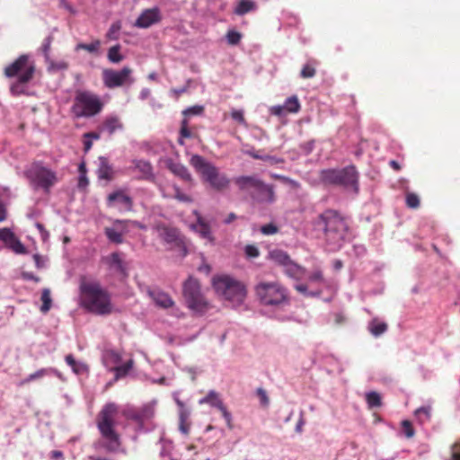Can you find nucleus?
<instances>
[{"instance_id":"16","label":"nucleus","mask_w":460,"mask_h":460,"mask_svg":"<svg viewBox=\"0 0 460 460\" xmlns=\"http://www.w3.org/2000/svg\"><path fill=\"white\" fill-rule=\"evenodd\" d=\"M250 196L254 202L259 204H271L276 200L273 186L268 185L262 181L253 190H251Z\"/></svg>"},{"instance_id":"59","label":"nucleus","mask_w":460,"mask_h":460,"mask_svg":"<svg viewBox=\"0 0 460 460\" xmlns=\"http://www.w3.org/2000/svg\"><path fill=\"white\" fill-rule=\"evenodd\" d=\"M52 67L57 69V70H66L68 68V63L66 62V61H58V62H56V63H52Z\"/></svg>"},{"instance_id":"49","label":"nucleus","mask_w":460,"mask_h":460,"mask_svg":"<svg viewBox=\"0 0 460 460\" xmlns=\"http://www.w3.org/2000/svg\"><path fill=\"white\" fill-rule=\"evenodd\" d=\"M402 431L407 438H412L415 434L414 429L410 420H402Z\"/></svg>"},{"instance_id":"23","label":"nucleus","mask_w":460,"mask_h":460,"mask_svg":"<svg viewBox=\"0 0 460 460\" xmlns=\"http://www.w3.org/2000/svg\"><path fill=\"white\" fill-rule=\"evenodd\" d=\"M149 296L155 305L162 308H169L174 305L172 298L165 292L161 290L149 291Z\"/></svg>"},{"instance_id":"5","label":"nucleus","mask_w":460,"mask_h":460,"mask_svg":"<svg viewBox=\"0 0 460 460\" xmlns=\"http://www.w3.org/2000/svg\"><path fill=\"white\" fill-rule=\"evenodd\" d=\"M102 108L103 103L97 94L87 90H77L70 111L76 119L91 118L100 113Z\"/></svg>"},{"instance_id":"12","label":"nucleus","mask_w":460,"mask_h":460,"mask_svg":"<svg viewBox=\"0 0 460 460\" xmlns=\"http://www.w3.org/2000/svg\"><path fill=\"white\" fill-rule=\"evenodd\" d=\"M132 69L129 66H124L117 71L106 68L102 71V81L104 85L109 89L121 87L125 84H131L134 79L131 77Z\"/></svg>"},{"instance_id":"46","label":"nucleus","mask_w":460,"mask_h":460,"mask_svg":"<svg viewBox=\"0 0 460 460\" xmlns=\"http://www.w3.org/2000/svg\"><path fill=\"white\" fill-rule=\"evenodd\" d=\"M406 205L410 208H418L420 207V199L415 193L406 194Z\"/></svg>"},{"instance_id":"29","label":"nucleus","mask_w":460,"mask_h":460,"mask_svg":"<svg viewBox=\"0 0 460 460\" xmlns=\"http://www.w3.org/2000/svg\"><path fill=\"white\" fill-rule=\"evenodd\" d=\"M120 49L121 46L119 44L114 45L109 49L107 58L111 63L118 64L124 59Z\"/></svg>"},{"instance_id":"15","label":"nucleus","mask_w":460,"mask_h":460,"mask_svg":"<svg viewBox=\"0 0 460 460\" xmlns=\"http://www.w3.org/2000/svg\"><path fill=\"white\" fill-rule=\"evenodd\" d=\"M106 205L108 208L119 207L120 211H132L134 201L125 190L119 189L107 196Z\"/></svg>"},{"instance_id":"7","label":"nucleus","mask_w":460,"mask_h":460,"mask_svg":"<svg viewBox=\"0 0 460 460\" xmlns=\"http://www.w3.org/2000/svg\"><path fill=\"white\" fill-rule=\"evenodd\" d=\"M254 292L263 305L279 306L288 304L289 301L288 289L277 281L259 282L254 287Z\"/></svg>"},{"instance_id":"62","label":"nucleus","mask_w":460,"mask_h":460,"mask_svg":"<svg viewBox=\"0 0 460 460\" xmlns=\"http://www.w3.org/2000/svg\"><path fill=\"white\" fill-rule=\"evenodd\" d=\"M7 217V210L5 206L0 201V222H3Z\"/></svg>"},{"instance_id":"56","label":"nucleus","mask_w":460,"mask_h":460,"mask_svg":"<svg viewBox=\"0 0 460 460\" xmlns=\"http://www.w3.org/2000/svg\"><path fill=\"white\" fill-rule=\"evenodd\" d=\"M51 42H52V37L51 36H49L47 37L43 43H42V46H41V49H42V52L47 56L49 52V49H50V46H51Z\"/></svg>"},{"instance_id":"9","label":"nucleus","mask_w":460,"mask_h":460,"mask_svg":"<svg viewBox=\"0 0 460 460\" xmlns=\"http://www.w3.org/2000/svg\"><path fill=\"white\" fill-rule=\"evenodd\" d=\"M25 175L34 188L43 189L49 191L50 188L58 181L56 172L52 171L42 164V163L35 162L31 164L30 168L25 172Z\"/></svg>"},{"instance_id":"33","label":"nucleus","mask_w":460,"mask_h":460,"mask_svg":"<svg viewBox=\"0 0 460 460\" xmlns=\"http://www.w3.org/2000/svg\"><path fill=\"white\" fill-rule=\"evenodd\" d=\"M101 47V40H94L93 42L87 44V43H78L75 47V50H86L89 53L97 54L99 51V49Z\"/></svg>"},{"instance_id":"20","label":"nucleus","mask_w":460,"mask_h":460,"mask_svg":"<svg viewBox=\"0 0 460 460\" xmlns=\"http://www.w3.org/2000/svg\"><path fill=\"white\" fill-rule=\"evenodd\" d=\"M270 258L276 263L284 266H289V268L287 270V272L290 276H293L296 273V271L301 270V268L298 267L297 265L292 264L289 255L286 252H283L281 250L271 251L270 252Z\"/></svg>"},{"instance_id":"39","label":"nucleus","mask_w":460,"mask_h":460,"mask_svg":"<svg viewBox=\"0 0 460 460\" xmlns=\"http://www.w3.org/2000/svg\"><path fill=\"white\" fill-rule=\"evenodd\" d=\"M430 407H420L415 411V416L420 423H424L430 419Z\"/></svg>"},{"instance_id":"54","label":"nucleus","mask_w":460,"mask_h":460,"mask_svg":"<svg viewBox=\"0 0 460 460\" xmlns=\"http://www.w3.org/2000/svg\"><path fill=\"white\" fill-rule=\"evenodd\" d=\"M192 137V133L191 131L189 129V128H181L180 129V137L178 139V143L181 145V146H183L184 145V138H190Z\"/></svg>"},{"instance_id":"58","label":"nucleus","mask_w":460,"mask_h":460,"mask_svg":"<svg viewBox=\"0 0 460 460\" xmlns=\"http://www.w3.org/2000/svg\"><path fill=\"white\" fill-rule=\"evenodd\" d=\"M285 111L286 110H285L284 106H281V105L272 106L270 108V113L275 116H279V117L284 115Z\"/></svg>"},{"instance_id":"37","label":"nucleus","mask_w":460,"mask_h":460,"mask_svg":"<svg viewBox=\"0 0 460 460\" xmlns=\"http://www.w3.org/2000/svg\"><path fill=\"white\" fill-rule=\"evenodd\" d=\"M105 234L107 238L114 243H123V234L121 232L117 231L115 228L107 227L105 228Z\"/></svg>"},{"instance_id":"36","label":"nucleus","mask_w":460,"mask_h":460,"mask_svg":"<svg viewBox=\"0 0 460 460\" xmlns=\"http://www.w3.org/2000/svg\"><path fill=\"white\" fill-rule=\"evenodd\" d=\"M41 301L42 305L40 307V311L43 314H46L49 311L51 305H52V299L50 296V290L49 288H44L41 293Z\"/></svg>"},{"instance_id":"47","label":"nucleus","mask_w":460,"mask_h":460,"mask_svg":"<svg viewBox=\"0 0 460 460\" xmlns=\"http://www.w3.org/2000/svg\"><path fill=\"white\" fill-rule=\"evenodd\" d=\"M114 224L116 226H121L122 228L125 227L127 225H130L133 227H137L139 229H146V226L144 224L135 220H116Z\"/></svg>"},{"instance_id":"63","label":"nucleus","mask_w":460,"mask_h":460,"mask_svg":"<svg viewBox=\"0 0 460 460\" xmlns=\"http://www.w3.org/2000/svg\"><path fill=\"white\" fill-rule=\"evenodd\" d=\"M66 362L73 367V369L75 371H76L75 369V367H76V362H75V358L73 357V355L69 354L67 356H66Z\"/></svg>"},{"instance_id":"50","label":"nucleus","mask_w":460,"mask_h":460,"mask_svg":"<svg viewBox=\"0 0 460 460\" xmlns=\"http://www.w3.org/2000/svg\"><path fill=\"white\" fill-rule=\"evenodd\" d=\"M261 232L264 235L275 234L279 232V227L273 223L264 225L261 227Z\"/></svg>"},{"instance_id":"52","label":"nucleus","mask_w":460,"mask_h":460,"mask_svg":"<svg viewBox=\"0 0 460 460\" xmlns=\"http://www.w3.org/2000/svg\"><path fill=\"white\" fill-rule=\"evenodd\" d=\"M244 252L249 258H257L260 255L259 249L253 244H248L244 248Z\"/></svg>"},{"instance_id":"22","label":"nucleus","mask_w":460,"mask_h":460,"mask_svg":"<svg viewBox=\"0 0 460 460\" xmlns=\"http://www.w3.org/2000/svg\"><path fill=\"white\" fill-rule=\"evenodd\" d=\"M261 180L255 176H239L234 179V182L242 191H247L249 194L258 186Z\"/></svg>"},{"instance_id":"38","label":"nucleus","mask_w":460,"mask_h":460,"mask_svg":"<svg viewBox=\"0 0 460 460\" xmlns=\"http://www.w3.org/2000/svg\"><path fill=\"white\" fill-rule=\"evenodd\" d=\"M17 254L26 253V248L22 243L15 236L6 246Z\"/></svg>"},{"instance_id":"17","label":"nucleus","mask_w":460,"mask_h":460,"mask_svg":"<svg viewBox=\"0 0 460 460\" xmlns=\"http://www.w3.org/2000/svg\"><path fill=\"white\" fill-rule=\"evenodd\" d=\"M162 20V13L158 7L149 8L144 10L138 18L134 22L137 28L146 29L154 24L160 22Z\"/></svg>"},{"instance_id":"41","label":"nucleus","mask_w":460,"mask_h":460,"mask_svg":"<svg viewBox=\"0 0 460 460\" xmlns=\"http://www.w3.org/2000/svg\"><path fill=\"white\" fill-rule=\"evenodd\" d=\"M48 372H49L48 369L41 368V369L29 375L25 379L21 381L20 385H23L32 382L34 380L40 379V378L45 376L48 374Z\"/></svg>"},{"instance_id":"18","label":"nucleus","mask_w":460,"mask_h":460,"mask_svg":"<svg viewBox=\"0 0 460 460\" xmlns=\"http://www.w3.org/2000/svg\"><path fill=\"white\" fill-rule=\"evenodd\" d=\"M128 170L137 173V180L154 181L155 179L153 166L148 161L133 160Z\"/></svg>"},{"instance_id":"45","label":"nucleus","mask_w":460,"mask_h":460,"mask_svg":"<svg viewBox=\"0 0 460 460\" xmlns=\"http://www.w3.org/2000/svg\"><path fill=\"white\" fill-rule=\"evenodd\" d=\"M120 29H121L120 22H113L111 25L109 31H107L106 37L109 40H117L118 39V32L119 31Z\"/></svg>"},{"instance_id":"42","label":"nucleus","mask_w":460,"mask_h":460,"mask_svg":"<svg viewBox=\"0 0 460 460\" xmlns=\"http://www.w3.org/2000/svg\"><path fill=\"white\" fill-rule=\"evenodd\" d=\"M316 70L313 64H305L300 72V75L302 78L307 79L312 78L315 75Z\"/></svg>"},{"instance_id":"31","label":"nucleus","mask_w":460,"mask_h":460,"mask_svg":"<svg viewBox=\"0 0 460 460\" xmlns=\"http://www.w3.org/2000/svg\"><path fill=\"white\" fill-rule=\"evenodd\" d=\"M106 262L116 270L119 272L124 271L123 261L119 252H112L109 257L106 258Z\"/></svg>"},{"instance_id":"64","label":"nucleus","mask_w":460,"mask_h":460,"mask_svg":"<svg viewBox=\"0 0 460 460\" xmlns=\"http://www.w3.org/2000/svg\"><path fill=\"white\" fill-rule=\"evenodd\" d=\"M189 411L186 409H181L180 411V422H186L189 419Z\"/></svg>"},{"instance_id":"35","label":"nucleus","mask_w":460,"mask_h":460,"mask_svg":"<svg viewBox=\"0 0 460 460\" xmlns=\"http://www.w3.org/2000/svg\"><path fill=\"white\" fill-rule=\"evenodd\" d=\"M29 82H22L21 78H17L10 86V93L13 96H19L25 93V84Z\"/></svg>"},{"instance_id":"57","label":"nucleus","mask_w":460,"mask_h":460,"mask_svg":"<svg viewBox=\"0 0 460 460\" xmlns=\"http://www.w3.org/2000/svg\"><path fill=\"white\" fill-rule=\"evenodd\" d=\"M452 451V459L453 460H460V442L455 443L451 448Z\"/></svg>"},{"instance_id":"48","label":"nucleus","mask_w":460,"mask_h":460,"mask_svg":"<svg viewBox=\"0 0 460 460\" xmlns=\"http://www.w3.org/2000/svg\"><path fill=\"white\" fill-rule=\"evenodd\" d=\"M242 39V34L236 31H228L226 40L230 45H237Z\"/></svg>"},{"instance_id":"60","label":"nucleus","mask_w":460,"mask_h":460,"mask_svg":"<svg viewBox=\"0 0 460 460\" xmlns=\"http://www.w3.org/2000/svg\"><path fill=\"white\" fill-rule=\"evenodd\" d=\"M22 278L27 280H33L35 282H39L40 279L37 276H35L33 273L31 272H23Z\"/></svg>"},{"instance_id":"6","label":"nucleus","mask_w":460,"mask_h":460,"mask_svg":"<svg viewBox=\"0 0 460 460\" xmlns=\"http://www.w3.org/2000/svg\"><path fill=\"white\" fill-rule=\"evenodd\" d=\"M213 287L217 295L230 302L233 305H241L246 297L247 291L245 286L226 275L215 277L213 279Z\"/></svg>"},{"instance_id":"51","label":"nucleus","mask_w":460,"mask_h":460,"mask_svg":"<svg viewBox=\"0 0 460 460\" xmlns=\"http://www.w3.org/2000/svg\"><path fill=\"white\" fill-rule=\"evenodd\" d=\"M204 111L203 106L195 105L183 111L184 116L200 115Z\"/></svg>"},{"instance_id":"4","label":"nucleus","mask_w":460,"mask_h":460,"mask_svg":"<svg viewBox=\"0 0 460 460\" xmlns=\"http://www.w3.org/2000/svg\"><path fill=\"white\" fill-rule=\"evenodd\" d=\"M190 164L200 174L204 182L217 191H225L230 186V179L221 172L217 167L208 162L204 157L194 155L190 160Z\"/></svg>"},{"instance_id":"34","label":"nucleus","mask_w":460,"mask_h":460,"mask_svg":"<svg viewBox=\"0 0 460 460\" xmlns=\"http://www.w3.org/2000/svg\"><path fill=\"white\" fill-rule=\"evenodd\" d=\"M283 106L288 112L296 113L300 110V103L296 95L288 97Z\"/></svg>"},{"instance_id":"26","label":"nucleus","mask_w":460,"mask_h":460,"mask_svg":"<svg viewBox=\"0 0 460 460\" xmlns=\"http://www.w3.org/2000/svg\"><path fill=\"white\" fill-rule=\"evenodd\" d=\"M122 128L123 124L118 116L107 117L102 124V130L107 131L110 135L113 134L118 129H121Z\"/></svg>"},{"instance_id":"44","label":"nucleus","mask_w":460,"mask_h":460,"mask_svg":"<svg viewBox=\"0 0 460 460\" xmlns=\"http://www.w3.org/2000/svg\"><path fill=\"white\" fill-rule=\"evenodd\" d=\"M231 118L235 120L236 122H238L240 125L243 126V127H247L248 124H247V121L244 118V114H243V111L242 110H232L231 111Z\"/></svg>"},{"instance_id":"32","label":"nucleus","mask_w":460,"mask_h":460,"mask_svg":"<svg viewBox=\"0 0 460 460\" xmlns=\"http://www.w3.org/2000/svg\"><path fill=\"white\" fill-rule=\"evenodd\" d=\"M133 365H134V360L129 359L123 365L113 367L112 371H114V373H115L116 379L126 376L128 374V372L132 369Z\"/></svg>"},{"instance_id":"1","label":"nucleus","mask_w":460,"mask_h":460,"mask_svg":"<svg viewBox=\"0 0 460 460\" xmlns=\"http://www.w3.org/2000/svg\"><path fill=\"white\" fill-rule=\"evenodd\" d=\"M81 304L88 312L108 315L113 312L111 294L98 281L83 280L80 284Z\"/></svg>"},{"instance_id":"53","label":"nucleus","mask_w":460,"mask_h":460,"mask_svg":"<svg viewBox=\"0 0 460 460\" xmlns=\"http://www.w3.org/2000/svg\"><path fill=\"white\" fill-rule=\"evenodd\" d=\"M309 281L314 283H323L324 279L321 270H316L312 272L308 277Z\"/></svg>"},{"instance_id":"19","label":"nucleus","mask_w":460,"mask_h":460,"mask_svg":"<svg viewBox=\"0 0 460 460\" xmlns=\"http://www.w3.org/2000/svg\"><path fill=\"white\" fill-rule=\"evenodd\" d=\"M199 403L200 404H203V403H208L213 407H216L217 408L221 413H222V416L223 418L225 419L226 422V425L229 429H232L233 428V425H232V415L231 413L227 411L226 407L224 405L223 402L220 400L219 396H218V394L216 393L215 391H210L207 396H205L204 398H202L200 401H199Z\"/></svg>"},{"instance_id":"2","label":"nucleus","mask_w":460,"mask_h":460,"mask_svg":"<svg viewBox=\"0 0 460 460\" xmlns=\"http://www.w3.org/2000/svg\"><path fill=\"white\" fill-rule=\"evenodd\" d=\"M118 406L113 402L106 403L96 417V426L103 438L102 447L108 453H115L121 447L120 435L116 430Z\"/></svg>"},{"instance_id":"13","label":"nucleus","mask_w":460,"mask_h":460,"mask_svg":"<svg viewBox=\"0 0 460 460\" xmlns=\"http://www.w3.org/2000/svg\"><path fill=\"white\" fill-rule=\"evenodd\" d=\"M155 230L161 241L167 245L168 249L179 248L185 251L184 242L180 231L176 227L165 224H157L155 226Z\"/></svg>"},{"instance_id":"61","label":"nucleus","mask_w":460,"mask_h":460,"mask_svg":"<svg viewBox=\"0 0 460 460\" xmlns=\"http://www.w3.org/2000/svg\"><path fill=\"white\" fill-rule=\"evenodd\" d=\"M88 185V179L86 177V174H83L79 176L78 179V187L83 189L85 188Z\"/></svg>"},{"instance_id":"27","label":"nucleus","mask_w":460,"mask_h":460,"mask_svg":"<svg viewBox=\"0 0 460 460\" xmlns=\"http://www.w3.org/2000/svg\"><path fill=\"white\" fill-rule=\"evenodd\" d=\"M257 9L256 3L252 0H240L234 7V13L237 15H244Z\"/></svg>"},{"instance_id":"28","label":"nucleus","mask_w":460,"mask_h":460,"mask_svg":"<svg viewBox=\"0 0 460 460\" xmlns=\"http://www.w3.org/2000/svg\"><path fill=\"white\" fill-rule=\"evenodd\" d=\"M387 323L379 321L377 318H374L368 324V331L375 337H378L385 333L387 331Z\"/></svg>"},{"instance_id":"21","label":"nucleus","mask_w":460,"mask_h":460,"mask_svg":"<svg viewBox=\"0 0 460 460\" xmlns=\"http://www.w3.org/2000/svg\"><path fill=\"white\" fill-rule=\"evenodd\" d=\"M193 214L197 217V222L191 226L192 229L197 232L202 238L207 239L209 242H213L214 237L211 234L208 223L206 222L199 211L194 210Z\"/></svg>"},{"instance_id":"25","label":"nucleus","mask_w":460,"mask_h":460,"mask_svg":"<svg viewBox=\"0 0 460 460\" xmlns=\"http://www.w3.org/2000/svg\"><path fill=\"white\" fill-rule=\"evenodd\" d=\"M99 179L111 181L113 179V170L109 162L104 157H100V165L97 170Z\"/></svg>"},{"instance_id":"40","label":"nucleus","mask_w":460,"mask_h":460,"mask_svg":"<svg viewBox=\"0 0 460 460\" xmlns=\"http://www.w3.org/2000/svg\"><path fill=\"white\" fill-rule=\"evenodd\" d=\"M172 189L174 191L173 198L176 199L178 201L184 202V203L192 202L191 197L188 194L183 193L179 186L173 185Z\"/></svg>"},{"instance_id":"55","label":"nucleus","mask_w":460,"mask_h":460,"mask_svg":"<svg viewBox=\"0 0 460 460\" xmlns=\"http://www.w3.org/2000/svg\"><path fill=\"white\" fill-rule=\"evenodd\" d=\"M257 395L259 396V398L261 400V402L263 405H268L269 404V397H268L267 393H266V391L264 389L258 388L257 389Z\"/></svg>"},{"instance_id":"10","label":"nucleus","mask_w":460,"mask_h":460,"mask_svg":"<svg viewBox=\"0 0 460 460\" xmlns=\"http://www.w3.org/2000/svg\"><path fill=\"white\" fill-rule=\"evenodd\" d=\"M35 64L28 55L19 56L13 63L4 69V75L7 78L19 77L22 82H30L35 74Z\"/></svg>"},{"instance_id":"11","label":"nucleus","mask_w":460,"mask_h":460,"mask_svg":"<svg viewBox=\"0 0 460 460\" xmlns=\"http://www.w3.org/2000/svg\"><path fill=\"white\" fill-rule=\"evenodd\" d=\"M183 296L188 306L198 313H203L208 309V303L201 293L199 282L189 278L183 284Z\"/></svg>"},{"instance_id":"8","label":"nucleus","mask_w":460,"mask_h":460,"mask_svg":"<svg viewBox=\"0 0 460 460\" xmlns=\"http://www.w3.org/2000/svg\"><path fill=\"white\" fill-rule=\"evenodd\" d=\"M320 179L325 184L351 188L355 191L358 190V172L355 166L323 170L320 172Z\"/></svg>"},{"instance_id":"24","label":"nucleus","mask_w":460,"mask_h":460,"mask_svg":"<svg viewBox=\"0 0 460 460\" xmlns=\"http://www.w3.org/2000/svg\"><path fill=\"white\" fill-rule=\"evenodd\" d=\"M167 167L170 170V172H172L174 175L181 178L182 181L190 183L192 182V176L185 165L180 163L171 162L168 164Z\"/></svg>"},{"instance_id":"30","label":"nucleus","mask_w":460,"mask_h":460,"mask_svg":"<svg viewBox=\"0 0 460 460\" xmlns=\"http://www.w3.org/2000/svg\"><path fill=\"white\" fill-rule=\"evenodd\" d=\"M366 402L369 409L380 408L382 406L381 395L375 391L366 394Z\"/></svg>"},{"instance_id":"43","label":"nucleus","mask_w":460,"mask_h":460,"mask_svg":"<svg viewBox=\"0 0 460 460\" xmlns=\"http://www.w3.org/2000/svg\"><path fill=\"white\" fill-rule=\"evenodd\" d=\"M15 237V234L13 232L11 231V229L4 227L0 229V240L5 244V246L8 245V243Z\"/></svg>"},{"instance_id":"14","label":"nucleus","mask_w":460,"mask_h":460,"mask_svg":"<svg viewBox=\"0 0 460 460\" xmlns=\"http://www.w3.org/2000/svg\"><path fill=\"white\" fill-rule=\"evenodd\" d=\"M155 404L152 402L146 403L141 407H130L123 411V416L129 420L136 422L142 427L146 421L151 420L155 416Z\"/></svg>"},{"instance_id":"3","label":"nucleus","mask_w":460,"mask_h":460,"mask_svg":"<svg viewBox=\"0 0 460 460\" xmlns=\"http://www.w3.org/2000/svg\"><path fill=\"white\" fill-rule=\"evenodd\" d=\"M315 226L323 230L324 237L329 243L337 246L341 245L348 230L344 218L332 209H327L320 214L315 220Z\"/></svg>"}]
</instances>
